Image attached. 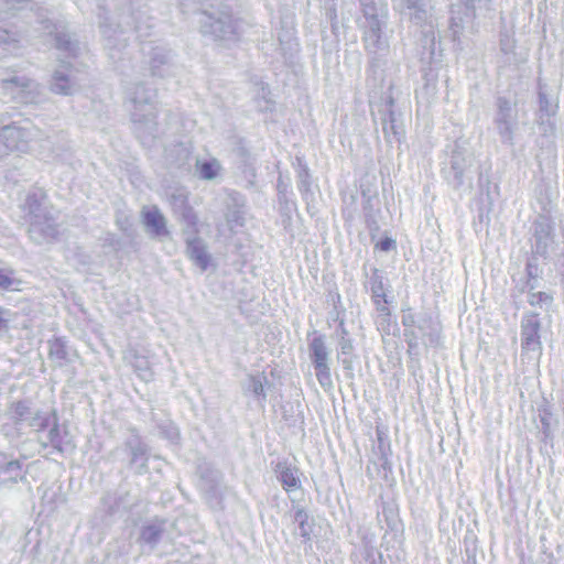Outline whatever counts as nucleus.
I'll list each match as a JSON object with an SVG mask.
<instances>
[{
    "label": "nucleus",
    "mask_w": 564,
    "mask_h": 564,
    "mask_svg": "<svg viewBox=\"0 0 564 564\" xmlns=\"http://www.w3.org/2000/svg\"><path fill=\"white\" fill-rule=\"evenodd\" d=\"M360 15L357 26L361 32V41L367 55L371 59V77L377 82L380 77L393 73L392 67H383L381 58L389 53L390 43L387 34L388 9L381 0H359Z\"/></svg>",
    "instance_id": "1"
},
{
    "label": "nucleus",
    "mask_w": 564,
    "mask_h": 564,
    "mask_svg": "<svg viewBox=\"0 0 564 564\" xmlns=\"http://www.w3.org/2000/svg\"><path fill=\"white\" fill-rule=\"evenodd\" d=\"M126 94L134 132L142 143L148 144L158 132L155 91L138 83L131 85Z\"/></svg>",
    "instance_id": "2"
},
{
    "label": "nucleus",
    "mask_w": 564,
    "mask_h": 564,
    "mask_svg": "<svg viewBox=\"0 0 564 564\" xmlns=\"http://www.w3.org/2000/svg\"><path fill=\"white\" fill-rule=\"evenodd\" d=\"M23 209L29 223V235L33 241L44 243L56 237L58 232L57 225L46 206V195L42 191L30 193L26 196Z\"/></svg>",
    "instance_id": "3"
},
{
    "label": "nucleus",
    "mask_w": 564,
    "mask_h": 564,
    "mask_svg": "<svg viewBox=\"0 0 564 564\" xmlns=\"http://www.w3.org/2000/svg\"><path fill=\"white\" fill-rule=\"evenodd\" d=\"M31 427L37 433V440L43 447H51L61 454L73 453L76 448L74 437L65 425L58 424L55 412L45 411L32 416Z\"/></svg>",
    "instance_id": "4"
},
{
    "label": "nucleus",
    "mask_w": 564,
    "mask_h": 564,
    "mask_svg": "<svg viewBox=\"0 0 564 564\" xmlns=\"http://www.w3.org/2000/svg\"><path fill=\"white\" fill-rule=\"evenodd\" d=\"M379 87L381 89V105L379 112L381 113L382 131L387 142H400L404 135V127L399 112L394 107L392 89L394 86L393 73L380 77Z\"/></svg>",
    "instance_id": "5"
},
{
    "label": "nucleus",
    "mask_w": 564,
    "mask_h": 564,
    "mask_svg": "<svg viewBox=\"0 0 564 564\" xmlns=\"http://www.w3.org/2000/svg\"><path fill=\"white\" fill-rule=\"evenodd\" d=\"M200 29L204 35L216 41H235L239 34V23L227 7L200 13Z\"/></svg>",
    "instance_id": "6"
},
{
    "label": "nucleus",
    "mask_w": 564,
    "mask_h": 564,
    "mask_svg": "<svg viewBox=\"0 0 564 564\" xmlns=\"http://www.w3.org/2000/svg\"><path fill=\"white\" fill-rule=\"evenodd\" d=\"M39 130L26 119L4 124L0 128V143L10 152L25 153Z\"/></svg>",
    "instance_id": "7"
},
{
    "label": "nucleus",
    "mask_w": 564,
    "mask_h": 564,
    "mask_svg": "<svg viewBox=\"0 0 564 564\" xmlns=\"http://www.w3.org/2000/svg\"><path fill=\"white\" fill-rule=\"evenodd\" d=\"M521 351L534 359H539L542 354L541 343V322L535 313H528L522 316L520 324Z\"/></svg>",
    "instance_id": "8"
},
{
    "label": "nucleus",
    "mask_w": 564,
    "mask_h": 564,
    "mask_svg": "<svg viewBox=\"0 0 564 564\" xmlns=\"http://www.w3.org/2000/svg\"><path fill=\"white\" fill-rule=\"evenodd\" d=\"M495 128L505 144H513L517 115L511 102L500 97L497 99V112L494 118Z\"/></svg>",
    "instance_id": "9"
},
{
    "label": "nucleus",
    "mask_w": 564,
    "mask_h": 564,
    "mask_svg": "<svg viewBox=\"0 0 564 564\" xmlns=\"http://www.w3.org/2000/svg\"><path fill=\"white\" fill-rule=\"evenodd\" d=\"M440 324L431 316H422L417 321V325L413 326V329L409 330L405 336L410 349H414L419 346L421 340L423 345H437L440 339Z\"/></svg>",
    "instance_id": "10"
},
{
    "label": "nucleus",
    "mask_w": 564,
    "mask_h": 564,
    "mask_svg": "<svg viewBox=\"0 0 564 564\" xmlns=\"http://www.w3.org/2000/svg\"><path fill=\"white\" fill-rule=\"evenodd\" d=\"M2 91L19 102H32L37 91V85L34 80L24 75H17L3 79L0 84Z\"/></svg>",
    "instance_id": "11"
},
{
    "label": "nucleus",
    "mask_w": 564,
    "mask_h": 564,
    "mask_svg": "<svg viewBox=\"0 0 564 564\" xmlns=\"http://www.w3.org/2000/svg\"><path fill=\"white\" fill-rule=\"evenodd\" d=\"M183 232L186 236V256L202 271L207 270L212 263V256L204 240L197 236L198 229L196 228V232H194L186 227Z\"/></svg>",
    "instance_id": "12"
},
{
    "label": "nucleus",
    "mask_w": 564,
    "mask_h": 564,
    "mask_svg": "<svg viewBox=\"0 0 564 564\" xmlns=\"http://www.w3.org/2000/svg\"><path fill=\"white\" fill-rule=\"evenodd\" d=\"M78 88L79 78L75 75L70 64L63 62L52 76L51 90L59 95H72Z\"/></svg>",
    "instance_id": "13"
},
{
    "label": "nucleus",
    "mask_w": 564,
    "mask_h": 564,
    "mask_svg": "<svg viewBox=\"0 0 564 564\" xmlns=\"http://www.w3.org/2000/svg\"><path fill=\"white\" fill-rule=\"evenodd\" d=\"M471 164V155L458 144H455L451 160L447 177L451 184L458 188L464 184L465 173Z\"/></svg>",
    "instance_id": "14"
},
{
    "label": "nucleus",
    "mask_w": 564,
    "mask_h": 564,
    "mask_svg": "<svg viewBox=\"0 0 564 564\" xmlns=\"http://www.w3.org/2000/svg\"><path fill=\"white\" fill-rule=\"evenodd\" d=\"M463 6L453 7L451 10V31L453 35V41L459 42L460 34L465 28L466 23H469L474 18V9L476 3L481 0H463Z\"/></svg>",
    "instance_id": "15"
},
{
    "label": "nucleus",
    "mask_w": 564,
    "mask_h": 564,
    "mask_svg": "<svg viewBox=\"0 0 564 564\" xmlns=\"http://www.w3.org/2000/svg\"><path fill=\"white\" fill-rule=\"evenodd\" d=\"M142 223L151 237L162 238L170 235L166 219L156 206L143 208Z\"/></svg>",
    "instance_id": "16"
},
{
    "label": "nucleus",
    "mask_w": 564,
    "mask_h": 564,
    "mask_svg": "<svg viewBox=\"0 0 564 564\" xmlns=\"http://www.w3.org/2000/svg\"><path fill=\"white\" fill-rule=\"evenodd\" d=\"M169 200L173 213L185 223L187 228L196 232L198 218L193 208L188 205L187 197L183 193H174L170 196Z\"/></svg>",
    "instance_id": "17"
},
{
    "label": "nucleus",
    "mask_w": 564,
    "mask_h": 564,
    "mask_svg": "<svg viewBox=\"0 0 564 564\" xmlns=\"http://www.w3.org/2000/svg\"><path fill=\"white\" fill-rule=\"evenodd\" d=\"M126 358L140 379L145 382L153 380L154 372L149 356L142 355L138 350H130Z\"/></svg>",
    "instance_id": "18"
},
{
    "label": "nucleus",
    "mask_w": 564,
    "mask_h": 564,
    "mask_svg": "<svg viewBox=\"0 0 564 564\" xmlns=\"http://www.w3.org/2000/svg\"><path fill=\"white\" fill-rule=\"evenodd\" d=\"M267 382L268 379L263 372L257 375H249L242 388L245 393H251L257 401L263 403L267 398L264 392V384Z\"/></svg>",
    "instance_id": "19"
},
{
    "label": "nucleus",
    "mask_w": 564,
    "mask_h": 564,
    "mask_svg": "<svg viewBox=\"0 0 564 564\" xmlns=\"http://www.w3.org/2000/svg\"><path fill=\"white\" fill-rule=\"evenodd\" d=\"M397 8L402 14L408 15L411 20L421 22L426 17V11L422 0H399Z\"/></svg>",
    "instance_id": "20"
},
{
    "label": "nucleus",
    "mask_w": 564,
    "mask_h": 564,
    "mask_svg": "<svg viewBox=\"0 0 564 564\" xmlns=\"http://www.w3.org/2000/svg\"><path fill=\"white\" fill-rule=\"evenodd\" d=\"M308 351L313 366L328 362V350L323 336H316L311 340Z\"/></svg>",
    "instance_id": "21"
},
{
    "label": "nucleus",
    "mask_w": 564,
    "mask_h": 564,
    "mask_svg": "<svg viewBox=\"0 0 564 564\" xmlns=\"http://www.w3.org/2000/svg\"><path fill=\"white\" fill-rule=\"evenodd\" d=\"M149 20L150 17L145 10H138L137 12L122 15V22L127 26H131L134 31L140 33L143 29L150 28Z\"/></svg>",
    "instance_id": "22"
},
{
    "label": "nucleus",
    "mask_w": 564,
    "mask_h": 564,
    "mask_svg": "<svg viewBox=\"0 0 564 564\" xmlns=\"http://www.w3.org/2000/svg\"><path fill=\"white\" fill-rule=\"evenodd\" d=\"M557 108H558L557 101L554 99L547 98V96L544 91V86H542L540 84L539 85V118L541 120H543L544 117H546L549 119L550 117L555 116V113L557 112Z\"/></svg>",
    "instance_id": "23"
},
{
    "label": "nucleus",
    "mask_w": 564,
    "mask_h": 564,
    "mask_svg": "<svg viewBox=\"0 0 564 564\" xmlns=\"http://www.w3.org/2000/svg\"><path fill=\"white\" fill-rule=\"evenodd\" d=\"M24 476L22 465L18 460H11L0 467V479L3 482H17Z\"/></svg>",
    "instance_id": "24"
},
{
    "label": "nucleus",
    "mask_w": 564,
    "mask_h": 564,
    "mask_svg": "<svg viewBox=\"0 0 564 564\" xmlns=\"http://www.w3.org/2000/svg\"><path fill=\"white\" fill-rule=\"evenodd\" d=\"M164 521H154L143 527L141 531V540L149 544H156L164 531Z\"/></svg>",
    "instance_id": "25"
},
{
    "label": "nucleus",
    "mask_w": 564,
    "mask_h": 564,
    "mask_svg": "<svg viewBox=\"0 0 564 564\" xmlns=\"http://www.w3.org/2000/svg\"><path fill=\"white\" fill-rule=\"evenodd\" d=\"M354 345L350 337H344L338 340V360L343 364L345 369H351Z\"/></svg>",
    "instance_id": "26"
},
{
    "label": "nucleus",
    "mask_w": 564,
    "mask_h": 564,
    "mask_svg": "<svg viewBox=\"0 0 564 564\" xmlns=\"http://www.w3.org/2000/svg\"><path fill=\"white\" fill-rule=\"evenodd\" d=\"M279 480L286 491H292L300 487V479L293 468L288 466H279Z\"/></svg>",
    "instance_id": "27"
},
{
    "label": "nucleus",
    "mask_w": 564,
    "mask_h": 564,
    "mask_svg": "<svg viewBox=\"0 0 564 564\" xmlns=\"http://www.w3.org/2000/svg\"><path fill=\"white\" fill-rule=\"evenodd\" d=\"M197 171L200 178L214 180L219 175L221 166L217 160L212 159L204 162H197Z\"/></svg>",
    "instance_id": "28"
},
{
    "label": "nucleus",
    "mask_w": 564,
    "mask_h": 564,
    "mask_svg": "<svg viewBox=\"0 0 564 564\" xmlns=\"http://www.w3.org/2000/svg\"><path fill=\"white\" fill-rule=\"evenodd\" d=\"M129 445L131 448V464L137 466L141 473L144 469L145 463L148 460L147 448L141 442L138 441L134 443L130 442Z\"/></svg>",
    "instance_id": "29"
},
{
    "label": "nucleus",
    "mask_w": 564,
    "mask_h": 564,
    "mask_svg": "<svg viewBox=\"0 0 564 564\" xmlns=\"http://www.w3.org/2000/svg\"><path fill=\"white\" fill-rule=\"evenodd\" d=\"M226 221L231 231L245 225V212L236 204L235 207H228L226 212Z\"/></svg>",
    "instance_id": "30"
},
{
    "label": "nucleus",
    "mask_w": 564,
    "mask_h": 564,
    "mask_svg": "<svg viewBox=\"0 0 564 564\" xmlns=\"http://www.w3.org/2000/svg\"><path fill=\"white\" fill-rule=\"evenodd\" d=\"M37 413H42L41 411H35L31 409L29 403L26 401H19L14 403L13 405V414L14 417L21 422H28V424L31 426L32 416H34Z\"/></svg>",
    "instance_id": "31"
},
{
    "label": "nucleus",
    "mask_w": 564,
    "mask_h": 564,
    "mask_svg": "<svg viewBox=\"0 0 564 564\" xmlns=\"http://www.w3.org/2000/svg\"><path fill=\"white\" fill-rule=\"evenodd\" d=\"M315 376L324 390H330L333 388L332 372L328 362L314 366Z\"/></svg>",
    "instance_id": "32"
},
{
    "label": "nucleus",
    "mask_w": 564,
    "mask_h": 564,
    "mask_svg": "<svg viewBox=\"0 0 564 564\" xmlns=\"http://www.w3.org/2000/svg\"><path fill=\"white\" fill-rule=\"evenodd\" d=\"M56 47L61 52H65L67 57H75L77 52L76 43L70 41L67 34H57L55 37Z\"/></svg>",
    "instance_id": "33"
},
{
    "label": "nucleus",
    "mask_w": 564,
    "mask_h": 564,
    "mask_svg": "<svg viewBox=\"0 0 564 564\" xmlns=\"http://www.w3.org/2000/svg\"><path fill=\"white\" fill-rule=\"evenodd\" d=\"M297 178H299V189L302 193H307L311 186L310 173L307 165L303 162L302 159L297 158Z\"/></svg>",
    "instance_id": "34"
},
{
    "label": "nucleus",
    "mask_w": 564,
    "mask_h": 564,
    "mask_svg": "<svg viewBox=\"0 0 564 564\" xmlns=\"http://www.w3.org/2000/svg\"><path fill=\"white\" fill-rule=\"evenodd\" d=\"M50 356L57 360H65L67 358L66 343L62 338H54L48 341Z\"/></svg>",
    "instance_id": "35"
},
{
    "label": "nucleus",
    "mask_w": 564,
    "mask_h": 564,
    "mask_svg": "<svg viewBox=\"0 0 564 564\" xmlns=\"http://www.w3.org/2000/svg\"><path fill=\"white\" fill-rule=\"evenodd\" d=\"M552 301V295L546 292H530L528 296V302L531 306H539L541 308L549 307Z\"/></svg>",
    "instance_id": "36"
},
{
    "label": "nucleus",
    "mask_w": 564,
    "mask_h": 564,
    "mask_svg": "<svg viewBox=\"0 0 564 564\" xmlns=\"http://www.w3.org/2000/svg\"><path fill=\"white\" fill-rule=\"evenodd\" d=\"M308 516L304 509L299 508L294 513V521L299 524L300 535L304 539H310L311 529L307 524Z\"/></svg>",
    "instance_id": "37"
},
{
    "label": "nucleus",
    "mask_w": 564,
    "mask_h": 564,
    "mask_svg": "<svg viewBox=\"0 0 564 564\" xmlns=\"http://www.w3.org/2000/svg\"><path fill=\"white\" fill-rule=\"evenodd\" d=\"M370 290L372 294L373 302L376 300H382L384 303H388L386 299V290L382 283L381 278L378 274H373V276L370 280Z\"/></svg>",
    "instance_id": "38"
},
{
    "label": "nucleus",
    "mask_w": 564,
    "mask_h": 564,
    "mask_svg": "<svg viewBox=\"0 0 564 564\" xmlns=\"http://www.w3.org/2000/svg\"><path fill=\"white\" fill-rule=\"evenodd\" d=\"M375 304L378 311L377 325L378 328L384 329L386 325H389L390 311L387 307V303L382 300H376Z\"/></svg>",
    "instance_id": "39"
},
{
    "label": "nucleus",
    "mask_w": 564,
    "mask_h": 564,
    "mask_svg": "<svg viewBox=\"0 0 564 564\" xmlns=\"http://www.w3.org/2000/svg\"><path fill=\"white\" fill-rule=\"evenodd\" d=\"M19 281L13 276V272L0 268V288L3 290H14Z\"/></svg>",
    "instance_id": "40"
},
{
    "label": "nucleus",
    "mask_w": 564,
    "mask_h": 564,
    "mask_svg": "<svg viewBox=\"0 0 564 564\" xmlns=\"http://www.w3.org/2000/svg\"><path fill=\"white\" fill-rule=\"evenodd\" d=\"M550 416H551V413L546 409L539 410L541 433L543 434V441H545V442L552 437Z\"/></svg>",
    "instance_id": "41"
},
{
    "label": "nucleus",
    "mask_w": 564,
    "mask_h": 564,
    "mask_svg": "<svg viewBox=\"0 0 564 564\" xmlns=\"http://www.w3.org/2000/svg\"><path fill=\"white\" fill-rule=\"evenodd\" d=\"M525 271H527V275H528V282H527V286L529 288L530 291L534 290L535 289V282H536V279L539 278V267L538 264L531 259L528 261L527 263V268H525Z\"/></svg>",
    "instance_id": "42"
},
{
    "label": "nucleus",
    "mask_w": 564,
    "mask_h": 564,
    "mask_svg": "<svg viewBox=\"0 0 564 564\" xmlns=\"http://www.w3.org/2000/svg\"><path fill=\"white\" fill-rule=\"evenodd\" d=\"M170 54L165 50L155 48L152 57H151V65H152V72L153 74H156V68L159 65H164L169 62Z\"/></svg>",
    "instance_id": "43"
},
{
    "label": "nucleus",
    "mask_w": 564,
    "mask_h": 564,
    "mask_svg": "<svg viewBox=\"0 0 564 564\" xmlns=\"http://www.w3.org/2000/svg\"><path fill=\"white\" fill-rule=\"evenodd\" d=\"M0 46L9 53H14L18 48V41L11 37L7 31L0 33Z\"/></svg>",
    "instance_id": "44"
},
{
    "label": "nucleus",
    "mask_w": 564,
    "mask_h": 564,
    "mask_svg": "<svg viewBox=\"0 0 564 564\" xmlns=\"http://www.w3.org/2000/svg\"><path fill=\"white\" fill-rule=\"evenodd\" d=\"M96 6L99 10V18L100 19H104V20H107V18H104L102 14L105 12V8H104V4H102V1L101 0H96ZM100 29H101V32L105 36L108 37V41H109V46L111 45V41H110V28L106 24V21H100Z\"/></svg>",
    "instance_id": "45"
},
{
    "label": "nucleus",
    "mask_w": 564,
    "mask_h": 564,
    "mask_svg": "<svg viewBox=\"0 0 564 564\" xmlns=\"http://www.w3.org/2000/svg\"><path fill=\"white\" fill-rule=\"evenodd\" d=\"M373 200L377 202L378 199L376 197L368 196L364 202L365 217L369 226H371L370 223L376 224L372 215Z\"/></svg>",
    "instance_id": "46"
},
{
    "label": "nucleus",
    "mask_w": 564,
    "mask_h": 564,
    "mask_svg": "<svg viewBox=\"0 0 564 564\" xmlns=\"http://www.w3.org/2000/svg\"><path fill=\"white\" fill-rule=\"evenodd\" d=\"M279 40H280L281 44L282 45L285 44L288 46V50H290V51L295 50L297 46V43L295 42V39L293 37V35L291 33H289L286 35L285 42L281 37H279Z\"/></svg>",
    "instance_id": "47"
},
{
    "label": "nucleus",
    "mask_w": 564,
    "mask_h": 564,
    "mask_svg": "<svg viewBox=\"0 0 564 564\" xmlns=\"http://www.w3.org/2000/svg\"><path fill=\"white\" fill-rule=\"evenodd\" d=\"M500 46L502 52L509 53L513 48V43L508 36H506L500 40Z\"/></svg>",
    "instance_id": "48"
},
{
    "label": "nucleus",
    "mask_w": 564,
    "mask_h": 564,
    "mask_svg": "<svg viewBox=\"0 0 564 564\" xmlns=\"http://www.w3.org/2000/svg\"><path fill=\"white\" fill-rule=\"evenodd\" d=\"M8 312L0 307V330L8 328Z\"/></svg>",
    "instance_id": "49"
},
{
    "label": "nucleus",
    "mask_w": 564,
    "mask_h": 564,
    "mask_svg": "<svg viewBox=\"0 0 564 564\" xmlns=\"http://www.w3.org/2000/svg\"><path fill=\"white\" fill-rule=\"evenodd\" d=\"M394 245V241L390 238H386L378 243V247L382 251H389Z\"/></svg>",
    "instance_id": "50"
},
{
    "label": "nucleus",
    "mask_w": 564,
    "mask_h": 564,
    "mask_svg": "<svg viewBox=\"0 0 564 564\" xmlns=\"http://www.w3.org/2000/svg\"><path fill=\"white\" fill-rule=\"evenodd\" d=\"M336 336L338 337V340L344 337H349L344 321L339 322V325L336 329Z\"/></svg>",
    "instance_id": "51"
},
{
    "label": "nucleus",
    "mask_w": 564,
    "mask_h": 564,
    "mask_svg": "<svg viewBox=\"0 0 564 564\" xmlns=\"http://www.w3.org/2000/svg\"><path fill=\"white\" fill-rule=\"evenodd\" d=\"M178 433L176 431H173L170 435L171 438H177Z\"/></svg>",
    "instance_id": "52"
},
{
    "label": "nucleus",
    "mask_w": 564,
    "mask_h": 564,
    "mask_svg": "<svg viewBox=\"0 0 564 564\" xmlns=\"http://www.w3.org/2000/svg\"><path fill=\"white\" fill-rule=\"evenodd\" d=\"M403 324H404L405 326H409V324H408V319H406V318L403 321Z\"/></svg>",
    "instance_id": "53"
}]
</instances>
